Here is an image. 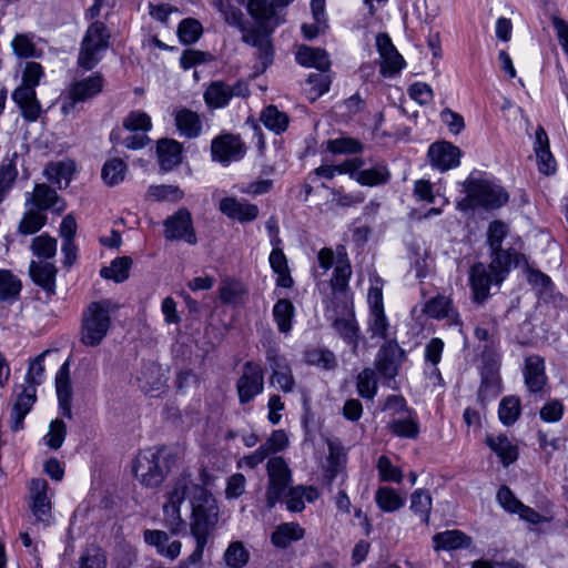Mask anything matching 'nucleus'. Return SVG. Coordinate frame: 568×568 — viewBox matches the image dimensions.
I'll list each match as a JSON object with an SVG mask.
<instances>
[{
	"label": "nucleus",
	"mask_w": 568,
	"mask_h": 568,
	"mask_svg": "<svg viewBox=\"0 0 568 568\" xmlns=\"http://www.w3.org/2000/svg\"><path fill=\"white\" fill-rule=\"evenodd\" d=\"M166 503L163 505L164 523L172 534H179L185 527L180 507L187 498L192 507L191 535L195 540V549L186 558V565L201 567L204 548L213 538L217 521L219 507L209 490L194 483L189 475L173 480L166 490Z\"/></svg>",
	"instance_id": "obj_1"
},
{
	"label": "nucleus",
	"mask_w": 568,
	"mask_h": 568,
	"mask_svg": "<svg viewBox=\"0 0 568 568\" xmlns=\"http://www.w3.org/2000/svg\"><path fill=\"white\" fill-rule=\"evenodd\" d=\"M246 8L257 26L244 32L243 41L257 49L258 58L266 68L272 63L274 52L271 34L285 21L284 14L272 0H248Z\"/></svg>",
	"instance_id": "obj_2"
},
{
	"label": "nucleus",
	"mask_w": 568,
	"mask_h": 568,
	"mask_svg": "<svg viewBox=\"0 0 568 568\" xmlns=\"http://www.w3.org/2000/svg\"><path fill=\"white\" fill-rule=\"evenodd\" d=\"M118 308L119 305L111 300L90 303L82 316L81 342L87 346H98L108 334L111 313Z\"/></svg>",
	"instance_id": "obj_3"
},
{
	"label": "nucleus",
	"mask_w": 568,
	"mask_h": 568,
	"mask_svg": "<svg viewBox=\"0 0 568 568\" xmlns=\"http://www.w3.org/2000/svg\"><path fill=\"white\" fill-rule=\"evenodd\" d=\"M466 196L457 202V209L467 211L475 207L495 210L508 202L507 192L487 180L467 179L463 183Z\"/></svg>",
	"instance_id": "obj_4"
},
{
	"label": "nucleus",
	"mask_w": 568,
	"mask_h": 568,
	"mask_svg": "<svg viewBox=\"0 0 568 568\" xmlns=\"http://www.w3.org/2000/svg\"><path fill=\"white\" fill-rule=\"evenodd\" d=\"M49 352L50 351L47 349L30 361L26 376V383L28 385L24 386L22 392L17 396L11 409L10 428L13 432L20 430L23 427V419L36 402V386L40 385L42 382L44 373L43 362Z\"/></svg>",
	"instance_id": "obj_5"
},
{
	"label": "nucleus",
	"mask_w": 568,
	"mask_h": 568,
	"mask_svg": "<svg viewBox=\"0 0 568 568\" xmlns=\"http://www.w3.org/2000/svg\"><path fill=\"white\" fill-rule=\"evenodd\" d=\"M172 454L165 448H148L133 460L135 478L145 487H158L166 477Z\"/></svg>",
	"instance_id": "obj_6"
},
{
	"label": "nucleus",
	"mask_w": 568,
	"mask_h": 568,
	"mask_svg": "<svg viewBox=\"0 0 568 568\" xmlns=\"http://www.w3.org/2000/svg\"><path fill=\"white\" fill-rule=\"evenodd\" d=\"M110 31L101 21L92 22L81 42L78 63L85 70L93 69L110 45Z\"/></svg>",
	"instance_id": "obj_7"
},
{
	"label": "nucleus",
	"mask_w": 568,
	"mask_h": 568,
	"mask_svg": "<svg viewBox=\"0 0 568 568\" xmlns=\"http://www.w3.org/2000/svg\"><path fill=\"white\" fill-rule=\"evenodd\" d=\"M510 265H500L498 268L491 267V262L486 266L484 263H476L469 271V283L473 292V298L476 303H484L489 296V288L493 283L500 284Z\"/></svg>",
	"instance_id": "obj_8"
},
{
	"label": "nucleus",
	"mask_w": 568,
	"mask_h": 568,
	"mask_svg": "<svg viewBox=\"0 0 568 568\" xmlns=\"http://www.w3.org/2000/svg\"><path fill=\"white\" fill-rule=\"evenodd\" d=\"M242 375L236 382V389L241 404L251 402L264 388V374L262 367L253 362H246Z\"/></svg>",
	"instance_id": "obj_9"
},
{
	"label": "nucleus",
	"mask_w": 568,
	"mask_h": 568,
	"mask_svg": "<svg viewBox=\"0 0 568 568\" xmlns=\"http://www.w3.org/2000/svg\"><path fill=\"white\" fill-rule=\"evenodd\" d=\"M268 488L266 498L273 506L285 493L290 481L291 471L282 457H273L267 462Z\"/></svg>",
	"instance_id": "obj_10"
},
{
	"label": "nucleus",
	"mask_w": 568,
	"mask_h": 568,
	"mask_svg": "<svg viewBox=\"0 0 568 568\" xmlns=\"http://www.w3.org/2000/svg\"><path fill=\"white\" fill-rule=\"evenodd\" d=\"M508 232V225L501 221H494L488 226L487 243L490 248L493 268H498L500 265H511L513 263L515 252L510 248H501V243Z\"/></svg>",
	"instance_id": "obj_11"
},
{
	"label": "nucleus",
	"mask_w": 568,
	"mask_h": 568,
	"mask_svg": "<svg viewBox=\"0 0 568 568\" xmlns=\"http://www.w3.org/2000/svg\"><path fill=\"white\" fill-rule=\"evenodd\" d=\"M164 236L169 241L185 240L189 244H195L196 237L192 225V216L189 210L180 209L175 214L164 221Z\"/></svg>",
	"instance_id": "obj_12"
},
{
	"label": "nucleus",
	"mask_w": 568,
	"mask_h": 568,
	"mask_svg": "<svg viewBox=\"0 0 568 568\" xmlns=\"http://www.w3.org/2000/svg\"><path fill=\"white\" fill-rule=\"evenodd\" d=\"M404 357V351L395 339H390L379 348L375 365L383 377L392 379L397 375Z\"/></svg>",
	"instance_id": "obj_13"
},
{
	"label": "nucleus",
	"mask_w": 568,
	"mask_h": 568,
	"mask_svg": "<svg viewBox=\"0 0 568 568\" xmlns=\"http://www.w3.org/2000/svg\"><path fill=\"white\" fill-rule=\"evenodd\" d=\"M45 479L34 478L30 483V509L37 521L48 524L51 519V501Z\"/></svg>",
	"instance_id": "obj_14"
},
{
	"label": "nucleus",
	"mask_w": 568,
	"mask_h": 568,
	"mask_svg": "<svg viewBox=\"0 0 568 568\" xmlns=\"http://www.w3.org/2000/svg\"><path fill=\"white\" fill-rule=\"evenodd\" d=\"M211 152L213 159L219 162L237 161L244 156L245 145L240 136L223 134L212 141Z\"/></svg>",
	"instance_id": "obj_15"
},
{
	"label": "nucleus",
	"mask_w": 568,
	"mask_h": 568,
	"mask_svg": "<svg viewBox=\"0 0 568 568\" xmlns=\"http://www.w3.org/2000/svg\"><path fill=\"white\" fill-rule=\"evenodd\" d=\"M525 385L532 396H542L547 386L545 362L539 355H530L524 366Z\"/></svg>",
	"instance_id": "obj_16"
},
{
	"label": "nucleus",
	"mask_w": 568,
	"mask_h": 568,
	"mask_svg": "<svg viewBox=\"0 0 568 568\" xmlns=\"http://www.w3.org/2000/svg\"><path fill=\"white\" fill-rule=\"evenodd\" d=\"M376 47L382 59L381 72L385 77H392L398 73L405 61L394 47L387 33H378L376 36Z\"/></svg>",
	"instance_id": "obj_17"
},
{
	"label": "nucleus",
	"mask_w": 568,
	"mask_h": 568,
	"mask_svg": "<svg viewBox=\"0 0 568 568\" xmlns=\"http://www.w3.org/2000/svg\"><path fill=\"white\" fill-rule=\"evenodd\" d=\"M29 204H32L40 212L51 210L57 214H61L67 207L58 193L44 183L36 184L33 192L27 194L26 205Z\"/></svg>",
	"instance_id": "obj_18"
},
{
	"label": "nucleus",
	"mask_w": 568,
	"mask_h": 568,
	"mask_svg": "<svg viewBox=\"0 0 568 568\" xmlns=\"http://www.w3.org/2000/svg\"><path fill=\"white\" fill-rule=\"evenodd\" d=\"M462 151L450 142H435L429 146L428 158L435 168L447 171L457 168L460 162Z\"/></svg>",
	"instance_id": "obj_19"
},
{
	"label": "nucleus",
	"mask_w": 568,
	"mask_h": 568,
	"mask_svg": "<svg viewBox=\"0 0 568 568\" xmlns=\"http://www.w3.org/2000/svg\"><path fill=\"white\" fill-rule=\"evenodd\" d=\"M219 210L229 219L237 220L241 223L254 221L258 215V207L255 204L241 202L236 197L227 196L220 201Z\"/></svg>",
	"instance_id": "obj_20"
},
{
	"label": "nucleus",
	"mask_w": 568,
	"mask_h": 568,
	"mask_svg": "<svg viewBox=\"0 0 568 568\" xmlns=\"http://www.w3.org/2000/svg\"><path fill=\"white\" fill-rule=\"evenodd\" d=\"M32 281L51 297L55 294V276L58 270L53 263L32 261L29 266Z\"/></svg>",
	"instance_id": "obj_21"
},
{
	"label": "nucleus",
	"mask_w": 568,
	"mask_h": 568,
	"mask_svg": "<svg viewBox=\"0 0 568 568\" xmlns=\"http://www.w3.org/2000/svg\"><path fill=\"white\" fill-rule=\"evenodd\" d=\"M174 121L181 136L195 139L202 132L200 115L186 108H179L174 111Z\"/></svg>",
	"instance_id": "obj_22"
},
{
	"label": "nucleus",
	"mask_w": 568,
	"mask_h": 568,
	"mask_svg": "<svg viewBox=\"0 0 568 568\" xmlns=\"http://www.w3.org/2000/svg\"><path fill=\"white\" fill-rule=\"evenodd\" d=\"M144 540L146 544L154 546L161 556L171 560H174L181 552V541H170L169 535L163 530H145Z\"/></svg>",
	"instance_id": "obj_23"
},
{
	"label": "nucleus",
	"mask_w": 568,
	"mask_h": 568,
	"mask_svg": "<svg viewBox=\"0 0 568 568\" xmlns=\"http://www.w3.org/2000/svg\"><path fill=\"white\" fill-rule=\"evenodd\" d=\"M13 101L21 110V114L28 122H34L40 118L41 104L37 99L36 91L30 89H16L12 93Z\"/></svg>",
	"instance_id": "obj_24"
},
{
	"label": "nucleus",
	"mask_w": 568,
	"mask_h": 568,
	"mask_svg": "<svg viewBox=\"0 0 568 568\" xmlns=\"http://www.w3.org/2000/svg\"><path fill=\"white\" fill-rule=\"evenodd\" d=\"M535 152L538 160L539 171L546 175L556 171V161L549 150V140L544 128L536 130Z\"/></svg>",
	"instance_id": "obj_25"
},
{
	"label": "nucleus",
	"mask_w": 568,
	"mask_h": 568,
	"mask_svg": "<svg viewBox=\"0 0 568 568\" xmlns=\"http://www.w3.org/2000/svg\"><path fill=\"white\" fill-rule=\"evenodd\" d=\"M296 61L303 67L315 68L321 72L327 71L331 67L329 57L324 49L307 45L298 47Z\"/></svg>",
	"instance_id": "obj_26"
},
{
	"label": "nucleus",
	"mask_w": 568,
	"mask_h": 568,
	"mask_svg": "<svg viewBox=\"0 0 568 568\" xmlns=\"http://www.w3.org/2000/svg\"><path fill=\"white\" fill-rule=\"evenodd\" d=\"M158 158L164 171H171L182 161V144L172 139H162L158 142Z\"/></svg>",
	"instance_id": "obj_27"
},
{
	"label": "nucleus",
	"mask_w": 568,
	"mask_h": 568,
	"mask_svg": "<svg viewBox=\"0 0 568 568\" xmlns=\"http://www.w3.org/2000/svg\"><path fill=\"white\" fill-rule=\"evenodd\" d=\"M486 444L499 457L504 466H509L518 457V448L505 435L487 436Z\"/></svg>",
	"instance_id": "obj_28"
},
{
	"label": "nucleus",
	"mask_w": 568,
	"mask_h": 568,
	"mask_svg": "<svg viewBox=\"0 0 568 568\" xmlns=\"http://www.w3.org/2000/svg\"><path fill=\"white\" fill-rule=\"evenodd\" d=\"M305 530L297 523L280 524L271 536L272 544L277 548H286L292 542L301 540Z\"/></svg>",
	"instance_id": "obj_29"
},
{
	"label": "nucleus",
	"mask_w": 568,
	"mask_h": 568,
	"mask_svg": "<svg viewBox=\"0 0 568 568\" xmlns=\"http://www.w3.org/2000/svg\"><path fill=\"white\" fill-rule=\"evenodd\" d=\"M433 541L435 550H453L462 547H468L471 539L459 530H446L434 535Z\"/></svg>",
	"instance_id": "obj_30"
},
{
	"label": "nucleus",
	"mask_w": 568,
	"mask_h": 568,
	"mask_svg": "<svg viewBox=\"0 0 568 568\" xmlns=\"http://www.w3.org/2000/svg\"><path fill=\"white\" fill-rule=\"evenodd\" d=\"M334 328L339 336L352 346L353 354H357L359 342V327L353 315L348 317L337 318L333 323Z\"/></svg>",
	"instance_id": "obj_31"
},
{
	"label": "nucleus",
	"mask_w": 568,
	"mask_h": 568,
	"mask_svg": "<svg viewBox=\"0 0 568 568\" xmlns=\"http://www.w3.org/2000/svg\"><path fill=\"white\" fill-rule=\"evenodd\" d=\"M102 88L103 78L100 74H94L88 79L74 82L70 87V91L78 101H85L101 92Z\"/></svg>",
	"instance_id": "obj_32"
},
{
	"label": "nucleus",
	"mask_w": 568,
	"mask_h": 568,
	"mask_svg": "<svg viewBox=\"0 0 568 568\" xmlns=\"http://www.w3.org/2000/svg\"><path fill=\"white\" fill-rule=\"evenodd\" d=\"M387 427L394 435L399 437L416 438L419 433L418 423L413 416L412 410L399 418L392 419Z\"/></svg>",
	"instance_id": "obj_33"
},
{
	"label": "nucleus",
	"mask_w": 568,
	"mask_h": 568,
	"mask_svg": "<svg viewBox=\"0 0 568 568\" xmlns=\"http://www.w3.org/2000/svg\"><path fill=\"white\" fill-rule=\"evenodd\" d=\"M73 171L71 162H58L49 164L44 170V175L59 189H64L69 185Z\"/></svg>",
	"instance_id": "obj_34"
},
{
	"label": "nucleus",
	"mask_w": 568,
	"mask_h": 568,
	"mask_svg": "<svg viewBox=\"0 0 568 568\" xmlns=\"http://www.w3.org/2000/svg\"><path fill=\"white\" fill-rule=\"evenodd\" d=\"M295 307L286 298L278 300L273 307V317L281 333L287 334L292 328Z\"/></svg>",
	"instance_id": "obj_35"
},
{
	"label": "nucleus",
	"mask_w": 568,
	"mask_h": 568,
	"mask_svg": "<svg viewBox=\"0 0 568 568\" xmlns=\"http://www.w3.org/2000/svg\"><path fill=\"white\" fill-rule=\"evenodd\" d=\"M375 501L386 513H394L405 504V499L392 487H379L375 494Z\"/></svg>",
	"instance_id": "obj_36"
},
{
	"label": "nucleus",
	"mask_w": 568,
	"mask_h": 568,
	"mask_svg": "<svg viewBox=\"0 0 568 568\" xmlns=\"http://www.w3.org/2000/svg\"><path fill=\"white\" fill-rule=\"evenodd\" d=\"M230 99L229 85L221 81L212 82L204 92L205 103L211 108H222Z\"/></svg>",
	"instance_id": "obj_37"
},
{
	"label": "nucleus",
	"mask_w": 568,
	"mask_h": 568,
	"mask_svg": "<svg viewBox=\"0 0 568 568\" xmlns=\"http://www.w3.org/2000/svg\"><path fill=\"white\" fill-rule=\"evenodd\" d=\"M389 176L388 169L379 164L372 169L359 170L355 175V180L362 185L374 186L386 183Z\"/></svg>",
	"instance_id": "obj_38"
},
{
	"label": "nucleus",
	"mask_w": 568,
	"mask_h": 568,
	"mask_svg": "<svg viewBox=\"0 0 568 568\" xmlns=\"http://www.w3.org/2000/svg\"><path fill=\"white\" fill-rule=\"evenodd\" d=\"M132 265L131 257L123 256L115 258L110 266L103 267L100 272L101 276L121 283L129 277V271Z\"/></svg>",
	"instance_id": "obj_39"
},
{
	"label": "nucleus",
	"mask_w": 568,
	"mask_h": 568,
	"mask_svg": "<svg viewBox=\"0 0 568 568\" xmlns=\"http://www.w3.org/2000/svg\"><path fill=\"white\" fill-rule=\"evenodd\" d=\"M223 559L230 568H243L250 560V552L242 541H232L226 548Z\"/></svg>",
	"instance_id": "obj_40"
},
{
	"label": "nucleus",
	"mask_w": 568,
	"mask_h": 568,
	"mask_svg": "<svg viewBox=\"0 0 568 568\" xmlns=\"http://www.w3.org/2000/svg\"><path fill=\"white\" fill-rule=\"evenodd\" d=\"M261 121L263 124L274 131L281 133L286 130L288 124V118L285 113L281 112L276 106L268 105L261 114Z\"/></svg>",
	"instance_id": "obj_41"
},
{
	"label": "nucleus",
	"mask_w": 568,
	"mask_h": 568,
	"mask_svg": "<svg viewBox=\"0 0 568 568\" xmlns=\"http://www.w3.org/2000/svg\"><path fill=\"white\" fill-rule=\"evenodd\" d=\"M21 281L8 270H0V300L17 298L21 292Z\"/></svg>",
	"instance_id": "obj_42"
},
{
	"label": "nucleus",
	"mask_w": 568,
	"mask_h": 568,
	"mask_svg": "<svg viewBox=\"0 0 568 568\" xmlns=\"http://www.w3.org/2000/svg\"><path fill=\"white\" fill-rule=\"evenodd\" d=\"M219 292L223 303L232 304L237 303L247 293V290L240 281L226 278L222 281Z\"/></svg>",
	"instance_id": "obj_43"
},
{
	"label": "nucleus",
	"mask_w": 568,
	"mask_h": 568,
	"mask_svg": "<svg viewBox=\"0 0 568 568\" xmlns=\"http://www.w3.org/2000/svg\"><path fill=\"white\" fill-rule=\"evenodd\" d=\"M521 410L520 399L516 396H508L501 399L498 408L499 419L504 425H513L519 417Z\"/></svg>",
	"instance_id": "obj_44"
},
{
	"label": "nucleus",
	"mask_w": 568,
	"mask_h": 568,
	"mask_svg": "<svg viewBox=\"0 0 568 568\" xmlns=\"http://www.w3.org/2000/svg\"><path fill=\"white\" fill-rule=\"evenodd\" d=\"M410 509L419 515L423 523L428 524L432 509V497L424 489L415 490L410 496Z\"/></svg>",
	"instance_id": "obj_45"
},
{
	"label": "nucleus",
	"mask_w": 568,
	"mask_h": 568,
	"mask_svg": "<svg viewBox=\"0 0 568 568\" xmlns=\"http://www.w3.org/2000/svg\"><path fill=\"white\" fill-rule=\"evenodd\" d=\"M106 556L102 548L90 545L81 555L78 568H106Z\"/></svg>",
	"instance_id": "obj_46"
},
{
	"label": "nucleus",
	"mask_w": 568,
	"mask_h": 568,
	"mask_svg": "<svg viewBox=\"0 0 568 568\" xmlns=\"http://www.w3.org/2000/svg\"><path fill=\"white\" fill-rule=\"evenodd\" d=\"M126 164L118 158L111 159L102 168V179L108 185L119 184L124 180Z\"/></svg>",
	"instance_id": "obj_47"
},
{
	"label": "nucleus",
	"mask_w": 568,
	"mask_h": 568,
	"mask_svg": "<svg viewBox=\"0 0 568 568\" xmlns=\"http://www.w3.org/2000/svg\"><path fill=\"white\" fill-rule=\"evenodd\" d=\"M357 392L363 398L373 399L377 392V378L373 368L363 369L357 376Z\"/></svg>",
	"instance_id": "obj_48"
},
{
	"label": "nucleus",
	"mask_w": 568,
	"mask_h": 568,
	"mask_svg": "<svg viewBox=\"0 0 568 568\" xmlns=\"http://www.w3.org/2000/svg\"><path fill=\"white\" fill-rule=\"evenodd\" d=\"M47 223L45 214L40 211L29 210L19 223V232L24 235L34 234Z\"/></svg>",
	"instance_id": "obj_49"
},
{
	"label": "nucleus",
	"mask_w": 568,
	"mask_h": 568,
	"mask_svg": "<svg viewBox=\"0 0 568 568\" xmlns=\"http://www.w3.org/2000/svg\"><path fill=\"white\" fill-rule=\"evenodd\" d=\"M31 251L41 258H51L57 253V240L48 234L36 236L31 243Z\"/></svg>",
	"instance_id": "obj_50"
},
{
	"label": "nucleus",
	"mask_w": 568,
	"mask_h": 568,
	"mask_svg": "<svg viewBox=\"0 0 568 568\" xmlns=\"http://www.w3.org/2000/svg\"><path fill=\"white\" fill-rule=\"evenodd\" d=\"M11 48L14 54L22 59L38 57V50L29 34H17L11 41Z\"/></svg>",
	"instance_id": "obj_51"
},
{
	"label": "nucleus",
	"mask_w": 568,
	"mask_h": 568,
	"mask_svg": "<svg viewBox=\"0 0 568 568\" xmlns=\"http://www.w3.org/2000/svg\"><path fill=\"white\" fill-rule=\"evenodd\" d=\"M327 150L335 154H357L363 145L353 138H338L327 142Z\"/></svg>",
	"instance_id": "obj_52"
},
{
	"label": "nucleus",
	"mask_w": 568,
	"mask_h": 568,
	"mask_svg": "<svg viewBox=\"0 0 568 568\" xmlns=\"http://www.w3.org/2000/svg\"><path fill=\"white\" fill-rule=\"evenodd\" d=\"M178 34L184 44H192L199 40L202 34V26L195 19H184L181 21Z\"/></svg>",
	"instance_id": "obj_53"
},
{
	"label": "nucleus",
	"mask_w": 568,
	"mask_h": 568,
	"mask_svg": "<svg viewBox=\"0 0 568 568\" xmlns=\"http://www.w3.org/2000/svg\"><path fill=\"white\" fill-rule=\"evenodd\" d=\"M67 436V425L61 419H54L50 423L49 432L44 437L45 445L51 449H59Z\"/></svg>",
	"instance_id": "obj_54"
},
{
	"label": "nucleus",
	"mask_w": 568,
	"mask_h": 568,
	"mask_svg": "<svg viewBox=\"0 0 568 568\" xmlns=\"http://www.w3.org/2000/svg\"><path fill=\"white\" fill-rule=\"evenodd\" d=\"M389 324L384 311L371 312L368 318V331L372 337L386 339L388 337Z\"/></svg>",
	"instance_id": "obj_55"
},
{
	"label": "nucleus",
	"mask_w": 568,
	"mask_h": 568,
	"mask_svg": "<svg viewBox=\"0 0 568 568\" xmlns=\"http://www.w3.org/2000/svg\"><path fill=\"white\" fill-rule=\"evenodd\" d=\"M55 387L59 400L71 399L72 388L70 384L69 362H65L60 367L55 377Z\"/></svg>",
	"instance_id": "obj_56"
},
{
	"label": "nucleus",
	"mask_w": 568,
	"mask_h": 568,
	"mask_svg": "<svg viewBox=\"0 0 568 568\" xmlns=\"http://www.w3.org/2000/svg\"><path fill=\"white\" fill-rule=\"evenodd\" d=\"M43 75V69L38 62H28L22 74V84L18 89H30L36 91Z\"/></svg>",
	"instance_id": "obj_57"
},
{
	"label": "nucleus",
	"mask_w": 568,
	"mask_h": 568,
	"mask_svg": "<svg viewBox=\"0 0 568 568\" xmlns=\"http://www.w3.org/2000/svg\"><path fill=\"white\" fill-rule=\"evenodd\" d=\"M151 125V118L143 111H132L123 121V126L129 131L146 132Z\"/></svg>",
	"instance_id": "obj_58"
},
{
	"label": "nucleus",
	"mask_w": 568,
	"mask_h": 568,
	"mask_svg": "<svg viewBox=\"0 0 568 568\" xmlns=\"http://www.w3.org/2000/svg\"><path fill=\"white\" fill-rule=\"evenodd\" d=\"M377 469L382 481L400 483L403 479L402 470L394 466L386 456H381L377 462Z\"/></svg>",
	"instance_id": "obj_59"
},
{
	"label": "nucleus",
	"mask_w": 568,
	"mask_h": 568,
	"mask_svg": "<svg viewBox=\"0 0 568 568\" xmlns=\"http://www.w3.org/2000/svg\"><path fill=\"white\" fill-rule=\"evenodd\" d=\"M148 194L156 201L170 200L178 201L183 197V192L175 185H154L150 186Z\"/></svg>",
	"instance_id": "obj_60"
},
{
	"label": "nucleus",
	"mask_w": 568,
	"mask_h": 568,
	"mask_svg": "<svg viewBox=\"0 0 568 568\" xmlns=\"http://www.w3.org/2000/svg\"><path fill=\"white\" fill-rule=\"evenodd\" d=\"M328 449L326 476L333 480L342 467L344 455L342 448L332 442L328 443Z\"/></svg>",
	"instance_id": "obj_61"
},
{
	"label": "nucleus",
	"mask_w": 568,
	"mask_h": 568,
	"mask_svg": "<svg viewBox=\"0 0 568 568\" xmlns=\"http://www.w3.org/2000/svg\"><path fill=\"white\" fill-rule=\"evenodd\" d=\"M351 274V265L339 258L334 270V276L331 280L332 288L334 291H343L347 286Z\"/></svg>",
	"instance_id": "obj_62"
},
{
	"label": "nucleus",
	"mask_w": 568,
	"mask_h": 568,
	"mask_svg": "<svg viewBox=\"0 0 568 568\" xmlns=\"http://www.w3.org/2000/svg\"><path fill=\"white\" fill-rule=\"evenodd\" d=\"M18 172L12 162L3 163L0 168V202L12 187Z\"/></svg>",
	"instance_id": "obj_63"
},
{
	"label": "nucleus",
	"mask_w": 568,
	"mask_h": 568,
	"mask_svg": "<svg viewBox=\"0 0 568 568\" xmlns=\"http://www.w3.org/2000/svg\"><path fill=\"white\" fill-rule=\"evenodd\" d=\"M219 9L223 13L224 19L229 24L239 27L243 33L246 31L242 26L243 12L239 8L231 4L229 0H220Z\"/></svg>",
	"instance_id": "obj_64"
}]
</instances>
